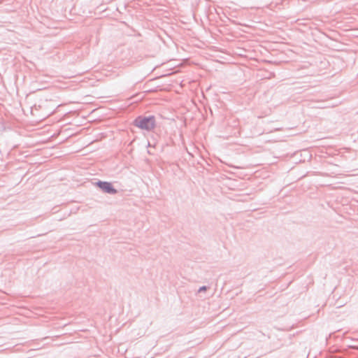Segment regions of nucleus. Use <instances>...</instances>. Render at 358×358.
<instances>
[{"label": "nucleus", "mask_w": 358, "mask_h": 358, "mask_svg": "<svg viewBox=\"0 0 358 358\" xmlns=\"http://www.w3.org/2000/svg\"><path fill=\"white\" fill-rule=\"evenodd\" d=\"M348 347L352 349L358 350V345H353L352 344L348 345Z\"/></svg>", "instance_id": "nucleus-4"}, {"label": "nucleus", "mask_w": 358, "mask_h": 358, "mask_svg": "<svg viewBox=\"0 0 358 358\" xmlns=\"http://www.w3.org/2000/svg\"><path fill=\"white\" fill-rule=\"evenodd\" d=\"M134 125L147 131H151L155 127V117L154 115L138 116L134 121Z\"/></svg>", "instance_id": "nucleus-1"}, {"label": "nucleus", "mask_w": 358, "mask_h": 358, "mask_svg": "<svg viewBox=\"0 0 358 358\" xmlns=\"http://www.w3.org/2000/svg\"><path fill=\"white\" fill-rule=\"evenodd\" d=\"M209 287H207V286H201L199 287V290H198V292H205L206 291Z\"/></svg>", "instance_id": "nucleus-3"}, {"label": "nucleus", "mask_w": 358, "mask_h": 358, "mask_svg": "<svg viewBox=\"0 0 358 358\" xmlns=\"http://www.w3.org/2000/svg\"><path fill=\"white\" fill-rule=\"evenodd\" d=\"M95 185L105 193L115 194L117 192V190L110 182L99 180Z\"/></svg>", "instance_id": "nucleus-2"}, {"label": "nucleus", "mask_w": 358, "mask_h": 358, "mask_svg": "<svg viewBox=\"0 0 358 358\" xmlns=\"http://www.w3.org/2000/svg\"><path fill=\"white\" fill-rule=\"evenodd\" d=\"M319 107H320V108H327V107H328V106H319Z\"/></svg>", "instance_id": "nucleus-5"}]
</instances>
